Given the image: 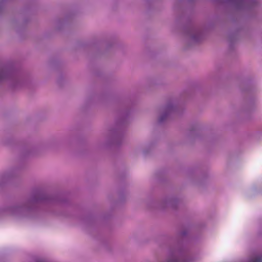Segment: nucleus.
Returning a JSON list of instances; mask_svg holds the SVG:
<instances>
[{
	"label": "nucleus",
	"instance_id": "nucleus-1",
	"mask_svg": "<svg viewBox=\"0 0 262 262\" xmlns=\"http://www.w3.org/2000/svg\"><path fill=\"white\" fill-rule=\"evenodd\" d=\"M174 107L172 104H168L164 108L162 114L159 118V122L163 123L168 117L169 114L174 112Z\"/></svg>",
	"mask_w": 262,
	"mask_h": 262
},
{
	"label": "nucleus",
	"instance_id": "nucleus-2",
	"mask_svg": "<svg viewBox=\"0 0 262 262\" xmlns=\"http://www.w3.org/2000/svg\"><path fill=\"white\" fill-rule=\"evenodd\" d=\"M8 71L6 68L0 69V81L6 79L8 76Z\"/></svg>",
	"mask_w": 262,
	"mask_h": 262
},
{
	"label": "nucleus",
	"instance_id": "nucleus-3",
	"mask_svg": "<svg viewBox=\"0 0 262 262\" xmlns=\"http://www.w3.org/2000/svg\"><path fill=\"white\" fill-rule=\"evenodd\" d=\"M249 262H262V256L261 255L253 256Z\"/></svg>",
	"mask_w": 262,
	"mask_h": 262
},
{
	"label": "nucleus",
	"instance_id": "nucleus-4",
	"mask_svg": "<svg viewBox=\"0 0 262 262\" xmlns=\"http://www.w3.org/2000/svg\"><path fill=\"white\" fill-rule=\"evenodd\" d=\"M200 37V35L197 33L196 34H191V38L192 40L193 41H196L199 40Z\"/></svg>",
	"mask_w": 262,
	"mask_h": 262
},
{
	"label": "nucleus",
	"instance_id": "nucleus-5",
	"mask_svg": "<svg viewBox=\"0 0 262 262\" xmlns=\"http://www.w3.org/2000/svg\"><path fill=\"white\" fill-rule=\"evenodd\" d=\"M21 210V208L18 207H14L12 208V211L13 213H15V212H19Z\"/></svg>",
	"mask_w": 262,
	"mask_h": 262
}]
</instances>
